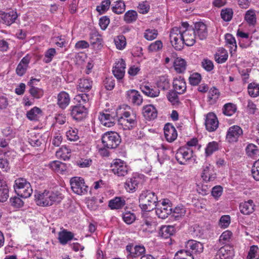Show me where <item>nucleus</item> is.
Wrapping results in <instances>:
<instances>
[{
	"instance_id": "f257e3e1",
	"label": "nucleus",
	"mask_w": 259,
	"mask_h": 259,
	"mask_svg": "<svg viewBox=\"0 0 259 259\" xmlns=\"http://www.w3.org/2000/svg\"><path fill=\"white\" fill-rule=\"evenodd\" d=\"M118 123L124 130H132L137 126V117L127 105H123L117 109Z\"/></svg>"
},
{
	"instance_id": "f03ea898",
	"label": "nucleus",
	"mask_w": 259,
	"mask_h": 259,
	"mask_svg": "<svg viewBox=\"0 0 259 259\" xmlns=\"http://www.w3.org/2000/svg\"><path fill=\"white\" fill-rule=\"evenodd\" d=\"M187 23H183L181 27L172 28L170 32L169 39L172 46L176 50L180 51L184 47V29L188 27Z\"/></svg>"
},
{
	"instance_id": "7ed1b4c3",
	"label": "nucleus",
	"mask_w": 259,
	"mask_h": 259,
	"mask_svg": "<svg viewBox=\"0 0 259 259\" xmlns=\"http://www.w3.org/2000/svg\"><path fill=\"white\" fill-rule=\"evenodd\" d=\"M102 142L105 148L114 149L120 144L121 139L120 136L116 132H108L102 136Z\"/></svg>"
},
{
	"instance_id": "20e7f679",
	"label": "nucleus",
	"mask_w": 259,
	"mask_h": 259,
	"mask_svg": "<svg viewBox=\"0 0 259 259\" xmlns=\"http://www.w3.org/2000/svg\"><path fill=\"white\" fill-rule=\"evenodd\" d=\"M71 188L76 194H85L88 192L91 193L92 189L84 183V180L80 177H74L70 181Z\"/></svg>"
},
{
	"instance_id": "39448f33",
	"label": "nucleus",
	"mask_w": 259,
	"mask_h": 259,
	"mask_svg": "<svg viewBox=\"0 0 259 259\" xmlns=\"http://www.w3.org/2000/svg\"><path fill=\"white\" fill-rule=\"evenodd\" d=\"M111 170L118 177H124L128 173L129 167L126 163L120 159H114L110 165Z\"/></svg>"
},
{
	"instance_id": "423d86ee",
	"label": "nucleus",
	"mask_w": 259,
	"mask_h": 259,
	"mask_svg": "<svg viewBox=\"0 0 259 259\" xmlns=\"http://www.w3.org/2000/svg\"><path fill=\"white\" fill-rule=\"evenodd\" d=\"M13 187L16 194H32L33 192L30 184L23 178L17 179Z\"/></svg>"
},
{
	"instance_id": "0eeeda50",
	"label": "nucleus",
	"mask_w": 259,
	"mask_h": 259,
	"mask_svg": "<svg viewBox=\"0 0 259 259\" xmlns=\"http://www.w3.org/2000/svg\"><path fill=\"white\" fill-rule=\"evenodd\" d=\"M156 231V223L151 218H147L143 221L139 233L143 237H149Z\"/></svg>"
},
{
	"instance_id": "6e6552de",
	"label": "nucleus",
	"mask_w": 259,
	"mask_h": 259,
	"mask_svg": "<svg viewBox=\"0 0 259 259\" xmlns=\"http://www.w3.org/2000/svg\"><path fill=\"white\" fill-rule=\"evenodd\" d=\"M156 200L154 195H140L139 206L144 211H150L157 205Z\"/></svg>"
},
{
	"instance_id": "1a4fd4ad",
	"label": "nucleus",
	"mask_w": 259,
	"mask_h": 259,
	"mask_svg": "<svg viewBox=\"0 0 259 259\" xmlns=\"http://www.w3.org/2000/svg\"><path fill=\"white\" fill-rule=\"evenodd\" d=\"M192 156V150L186 147L179 148L176 154V159L182 165L186 164Z\"/></svg>"
},
{
	"instance_id": "9d476101",
	"label": "nucleus",
	"mask_w": 259,
	"mask_h": 259,
	"mask_svg": "<svg viewBox=\"0 0 259 259\" xmlns=\"http://www.w3.org/2000/svg\"><path fill=\"white\" fill-rule=\"evenodd\" d=\"M35 197L36 204L41 206L51 205L53 202H59L62 199L58 195H35Z\"/></svg>"
},
{
	"instance_id": "9b49d317",
	"label": "nucleus",
	"mask_w": 259,
	"mask_h": 259,
	"mask_svg": "<svg viewBox=\"0 0 259 259\" xmlns=\"http://www.w3.org/2000/svg\"><path fill=\"white\" fill-rule=\"evenodd\" d=\"M242 135L243 130L239 126L232 125L228 129L226 139L230 143L237 142Z\"/></svg>"
},
{
	"instance_id": "f8f14e48",
	"label": "nucleus",
	"mask_w": 259,
	"mask_h": 259,
	"mask_svg": "<svg viewBox=\"0 0 259 259\" xmlns=\"http://www.w3.org/2000/svg\"><path fill=\"white\" fill-rule=\"evenodd\" d=\"M203 245L200 242L190 240L187 242L185 249L184 250L186 254L193 255V253H199L203 251Z\"/></svg>"
},
{
	"instance_id": "ddd939ff",
	"label": "nucleus",
	"mask_w": 259,
	"mask_h": 259,
	"mask_svg": "<svg viewBox=\"0 0 259 259\" xmlns=\"http://www.w3.org/2000/svg\"><path fill=\"white\" fill-rule=\"evenodd\" d=\"M144 179V176L141 174H135L129 181L125 183V189L128 193L135 192L138 185L142 183Z\"/></svg>"
},
{
	"instance_id": "4468645a",
	"label": "nucleus",
	"mask_w": 259,
	"mask_h": 259,
	"mask_svg": "<svg viewBox=\"0 0 259 259\" xmlns=\"http://www.w3.org/2000/svg\"><path fill=\"white\" fill-rule=\"evenodd\" d=\"M18 16L17 12L13 10L8 12L0 11V22L10 26L15 22Z\"/></svg>"
},
{
	"instance_id": "2eb2a0df",
	"label": "nucleus",
	"mask_w": 259,
	"mask_h": 259,
	"mask_svg": "<svg viewBox=\"0 0 259 259\" xmlns=\"http://www.w3.org/2000/svg\"><path fill=\"white\" fill-rule=\"evenodd\" d=\"M126 64L122 59H119L117 61L112 68V72L117 80L122 79L125 74Z\"/></svg>"
},
{
	"instance_id": "dca6fc26",
	"label": "nucleus",
	"mask_w": 259,
	"mask_h": 259,
	"mask_svg": "<svg viewBox=\"0 0 259 259\" xmlns=\"http://www.w3.org/2000/svg\"><path fill=\"white\" fill-rule=\"evenodd\" d=\"M145 248L143 245H135L128 244L126 246V251L128 253L127 258L133 259L136 257L141 256L145 252Z\"/></svg>"
},
{
	"instance_id": "f3484780",
	"label": "nucleus",
	"mask_w": 259,
	"mask_h": 259,
	"mask_svg": "<svg viewBox=\"0 0 259 259\" xmlns=\"http://www.w3.org/2000/svg\"><path fill=\"white\" fill-rule=\"evenodd\" d=\"M206 130L209 132L215 131L219 126V121L215 114L212 112L206 114L205 120Z\"/></svg>"
},
{
	"instance_id": "a211bd4d",
	"label": "nucleus",
	"mask_w": 259,
	"mask_h": 259,
	"mask_svg": "<svg viewBox=\"0 0 259 259\" xmlns=\"http://www.w3.org/2000/svg\"><path fill=\"white\" fill-rule=\"evenodd\" d=\"M88 110L85 106L75 105L72 107L71 115L72 117L76 120H81L86 117Z\"/></svg>"
},
{
	"instance_id": "6ab92c4d",
	"label": "nucleus",
	"mask_w": 259,
	"mask_h": 259,
	"mask_svg": "<svg viewBox=\"0 0 259 259\" xmlns=\"http://www.w3.org/2000/svg\"><path fill=\"white\" fill-rule=\"evenodd\" d=\"M201 177L205 182L214 180L216 178V174L214 167L210 164L206 163L203 166Z\"/></svg>"
},
{
	"instance_id": "aec40b11",
	"label": "nucleus",
	"mask_w": 259,
	"mask_h": 259,
	"mask_svg": "<svg viewBox=\"0 0 259 259\" xmlns=\"http://www.w3.org/2000/svg\"><path fill=\"white\" fill-rule=\"evenodd\" d=\"M127 100L134 105L140 106L143 102V98L140 93L136 90H130L126 92Z\"/></svg>"
},
{
	"instance_id": "412c9836",
	"label": "nucleus",
	"mask_w": 259,
	"mask_h": 259,
	"mask_svg": "<svg viewBox=\"0 0 259 259\" xmlns=\"http://www.w3.org/2000/svg\"><path fill=\"white\" fill-rule=\"evenodd\" d=\"M34 81H39V79L31 78L28 82V85L30 87L29 93L33 98L38 99L44 96V92L42 89L34 86L33 83Z\"/></svg>"
},
{
	"instance_id": "4be33fe9",
	"label": "nucleus",
	"mask_w": 259,
	"mask_h": 259,
	"mask_svg": "<svg viewBox=\"0 0 259 259\" xmlns=\"http://www.w3.org/2000/svg\"><path fill=\"white\" fill-rule=\"evenodd\" d=\"M164 133L166 140L169 142H172L175 141L178 136L176 128L170 123H166L165 125Z\"/></svg>"
},
{
	"instance_id": "5701e85b",
	"label": "nucleus",
	"mask_w": 259,
	"mask_h": 259,
	"mask_svg": "<svg viewBox=\"0 0 259 259\" xmlns=\"http://www.w3.org/2000/svg\"><path fill=\"white\" fill-rule=\"evenodd\" d=\"M233 256L234 252L231 247L224 246L218 251L215 259H232Z\"/></svg>"
},
{
	"instance_id": "b1692460",
	"label": "nucleus",
	"mask_w": 259,
	"mask_h": 259,
	"mask_svg": "<svg viewBox=\"0 0 259 259\" xmlns=\"http://www.w3.org/2000/svg\"><path fill=\"white\" fill-rule=\"evenodd\" d=\"M142 113L144 117L148 120H151L156 118L157 111L153 105H147L143 107Z\"/></svg>"
},
{
	"instance_id": "393cba45",
	"label": "nucleus",
	"mask_w": 259,
	"mask_h": 259,
	"mask_svg": "<svg viewBox=\"0 0 259 259\" xmlns=\"http://www.w3.org/2000/svg\"><path fill=\"white\" fill-rule=\"evenodd\" d=\"M184 45L192 46L195 42V32L193 29L188 27L184 29L183 32Z\"/></svg>"
},
{
	"instance_id": "a878e982",
	"label": "nucleus",
	"mask_w": 259,
	"mask_h": 259,
	"mask_svg": "<svg viewBox=\"0 0 259 259\" xmlns=\"http://www.w3.org/2000/svg\"><path fill=\"white\" fill-rule=\"evenodd\" d=\"M101 123L105 126L111 127L115 124V116L107 112L101 113L99 116Z\"/></svg>"
},
{
	"instance_id": "bb28decb",
	"label": "nucleus",
	"mask_w": 259,
	"mask_h": 259,
	"mask_svg": "<svg viewBox=\"0 0 259 259\" xmlns=\"http://www.w3.org/2000/svg\"><path fill=\"white\" fill-rule=\"evenodd\" d=\"M172 84L174 90L179 94H182L186 91L187 87L185 79L180 76L175 78Z\"/></svg>"
},
{
	"instance_id": "cd10ccee",
	"label": "nucleus",
	"mask_w": 259,
	"mask_h": 259,
	"mask_svg": "<svg viewBox=\"0 0 259 259\" xmlns=\"http://www.w3.org/2000/svg\"><path fill=\"white\" fill-rule=\"evenodd\" d=\"M30 57L28 55H27L22 58L16 69V72L18 75L22 76L25 73L30 62Z\"/></svg>"
},
{
	"instance_id": "c85d7f7f",
	"label": "nucleus",
	"mask_w": 259,
	"mask_h": 259,
	"mask_svg": "<svg viewBox=\"0 0 259 259\" xmlns=\"http://www.w3.org/2000/svg\"><path fill=\"white\" fill-rule=\"evenodd\" d=\"M193 30L195 32V35H197L201 40L206 38L207 36L206 26L202 22L196 23Z\"/></svg>"
},
{
	"instance_id": "c756f323",
	"label": "nucleus",
	"mask_w": 259,
	"mask_h": 259,
	"mask_svg": "<svg viewBox=\"0 0 259 259\" xmlns=\"http://www.w3.org/2000/svg\"><path fill=\"white\" fill-rule=\"evenodd\" d=\"M69 95L65 91H62L58 94L57 104L60 108L65 109L70 103Z\"/></svg>"
},
{
	"instance_id": "7c9ffc66",
	"label": "nucleus",
	"mask_w": 259,
	"mask_h": 259,
	"mask_svg": "<svg viewBox=\"0 0 259 259\" xmlns=\"http://www.w3.org/2000/svg\"><path fill=\"white\" fill-rule=\"evenodd\" d=\"M255 205L252 200L242 202L240 205V209L242 213L249 215L254 211Z\"/></svg>"
},
{
	"instance_id": "2f4dec72",
	"label": "nucleus",
	"mask_w": 259,
	"mask_h": 259,
	"mask_svg": "<svg viewBox=\"0 0 259 259\" xmlns=\"http://www.w3.org/2000/svg\"><path fill=\"white\" fill-rule=\"evenodd\" d=\"M214 60L219 64L225 63L228 59V53L226 50L223 48H219L214 55Z\"/></svg>"
},
{
	"instance_id": "473e14b6",
	"label": "nucleus",
	"mask_w": 259,
	"mask_h": 259,
	"mask_svg": "<svg viewBox=\"0 0 259 259\" xmlns=\"http://www.w3.org/2000/svg\"><path fill=\"white\" fill-rule=\"evenodd\" d=\"M156 209V213L158 218L165 219L172 213L171 205L159 206Z\"/></svg>"
},
{
	"instance_id": "72a5a7b5",
	"label": "nucleus",
	"mask_w": 259,
	"mask_h": 259,
	"mask_svg": "<svg viewBox=\"0 0 259 259\" xmlns=\"http://www.w3.org/2000/svg\"><path fill=\"white\" fill-rule=\"evenodd\" d=\"M141 89L145 95L151 98L157 97L160 94V91L158 89L149 85L142 86Z\"/></svg>"
},
{
	"instance_id": "f704fd0d",
	"label": "nucleus",
	"mask_w": 259,
	"mask_h": 259,
	"mask_svg": "<svg viewBox=\"0 0 259 259\" xmlns=\"http://www.w3.org/2000/svg\"><path fill=\"white\" fill-rule=\"evenodd\" d=\"M156 84L159 90L165 91L170 88L169 79L167 75L159 76L156 80Z\"/></svg>"
},
{
	"instance_id": "c9c22d12",
	"label": "nucleus",
	"mask_w": 259,
	"mask_h": 259,
	"mask_svg": "<svg viewBox=\"0 0 259 259\" xmlns=\"http://www.w3.org/2000/svg\"><path fill=\"white\" fill-rule=\"evenodd\" d=\"M93 81L88 78H80L78 81L77 89L80 92L89 91L92 88Z\"/></svg>"
},
{
	"instance_id": "e433bc0d",
	"label": "nucleus",
	"mask_w": 259,
	"mask_h": 259,
	"mask_svg": "<svg viewBox=\"0 0 259 259\" xmlns=\"http://www.w3.org/2000/svg\"><path fill=\"white\" fill-rule=\"evenodd\" d=\"M41 115V110L37 107H34L27 112L26 117L31 121H36Z\"/></svg>"
},
{
	"instance_id": "4c0bfd02",
	"label": "nucleus",
	"mask_w": 259,
	"mask_h": 259,
	"mask_svg": "<svg viewBox=\"0 0 259 259\" xmlns=\"http://www.w3.org/2000/svg\"><path fill=\"white\" fill-rule=\"evenodd\" d=\"M91 98V96L88 94H80L75 96L74 100L78 105L85 106L87 108L90 105Z\"/></svg>"
},
{
	"instance_id": "58836bf2",
	"label": "nucleus",
	"mask_w": 259,
	"mask_h": 259,
	"mask_svg": "<svg viewBox=\"0 0 259 259\" xmlns=\"http://www.w3.org/2000/svg\"><path fill=\"white\" fill-rule=\"evenodd\" d=\"M186 66L187 63L184 59L179 57L175 59L174 63V67L177 73H184L186 69Z\"/></svg>"
},
{
	"instance_id": "ea45409f",
	"label": "nucleus",
	"mask_w": 259,
	"mask_h": 259,
	"mask_svg": "<svg viewBox=\"0 0 259 259\" xmlns=\"http://www.w3.org/2000/svg\"><path fill=\"white\" fill-rule=\"evenodd\" d=\"M71 153V149L69 146L63 145L59 150L56 152V155L63 160H66L70 158Z\"/></svg>"
},
{
	"instance_id": "a19ab883",
	"label": "nucleus",
	"mask_w": 259,
	"mask_h": 259,
	"mask_svg": "<svg viewBox=\"0 0 259 259\" xmlns=\"http://www.w3.org/2000/svg\"><path fill=\"white\" fill-rule=\"evenodd\" d=\"M90 43L94 47L101 49L102 47L103 39L101 35L97 32H93L90 34Z\"/></svg>"
},
{
	"instance_id": "79ce46f5",
	"label": "nucleus",
	"mask_w": 259,
	"mask_h": 259,
	"mask_svg": "<svg viewBox=\"0 0 259 259\" xmlns=\"http://www.w3.org/2000/svg\"><path fill=\"white\" fill-rule=\"evenodd\" d=\"M220 95L219 90L215 88H211L208 93V102L209 104H215Z\"/></svg>"
},
{
	"instance_id": "37998d69",
	"label": "nucleus",
	"mask_w": 259,
	"mask_h": 259,
	"mask_svg": "<svg viewBox=\"0 0 259 259\" xmlns=\"http://www.w3.org/2000/svg\"><path fill=\"white\" fill-rule=\"evenodd\" d=\"M125 200L120 197H116L114 199L109 202V206L112 209H120L125 205Z\"/></svg>"
},
{
	"instance_id": "c03bdc74",
	"label": "nucleus",
	"mask_w": 259,
	"mask_h": 259,
	"mask_svg": "<svg viewBox=\"0 0 259 259\" xmlns=\"http://www.w3.org/2000/svg\"><path fill=\"white\" fill-rule=\"evenodd\" d=\"M225 41L226 45L230 48L231 53L233 51H235L237 49V44L234 37L230 33L225 35Z\"/></svg>"
},
{
	"instance_id": "a18cd8bd",
	"label": "nucleus",
	"mask_w": 259,
	"mask_h": 259,
	"mask_svg": "<svg viewBox=\"0 0 259 259\" xmlns=\"http://www.w3.org/2000/svg\"><path fill=\"white\" fill-rule=\"evenodd\" d=\"M73 237V234L66 230H64L59 233L58 239L62 244H66Z\"/></svg>"
},
{
	"instance_id": "49530a36",
	"label": "nucleus",
	"mask_w": 259,
	"mask_h": 259,
	"mask_svg": "<svg viewBox=\"0 0 259 259\" xmlns=\"http://www.w3.org/2000/svg\"><path fill=\"white\" fill-rule=\"evenodd\" d=\"M23 195H15L11 197L10 199L11 205L15 208H20L23 206L24 202L22 200V198H26L30 195L28 196L23 197Z\"/></svg>"
},
{
	"instance_id": "de8ad7c7",
	"label": "nucleus",
	"mask_w": 259,
	"mask_h": 259,
	"mask_svg": "<svg viewBox=\"0 0 259 259\" xmlns=\"http://www.w3.org/2000/svg\"><path fill=\"white\" fill-rule=\"evenodd\" d=\"M232 233L229 230L224 231L220 236L219 242L221 245H226L231 242Z\"/></svg>"
},
{
	"instance_id": "09e8293b",
	"label": "nucleus",
	"mask_w": 259,
	"mask_h": 259,
	"mask_svg": "<svg viewBox=\"0 0 259 259\" xmlns=\"http://www.w3.org/2000/svg\"><path fill=\"white\" fill-rule=\"evenodd\" d=\"M219 149V143L215 141L209 142L205 149V154L206 157L209 156Z\"/></svg>"
},
{
	"instance_id": "8fccbe9b",
	"label": "nucleus",
	"mask_w": 259,
	"mask_h": 259,
	"mask_svg": "<svg viewBox=\"0 0 259 259\" xmlns=\"http://www.w3.org/2000/svg\"><path fill=\"white\" fill-rule=\"evenodd\" d=\"M174 227L171 226H162L159 230V235L164 238L169 237L173 234Z\"/></svg>"
},
{
	"instance_id": "3c124183",
	"label": "nucleus",
	"mask_w": 259,
	"mask_h": 259,
	"mask_svg": "<svg viewBox=\"0 0 259 259\" xmlns=\"http://www.w3.org/2000/svg\"><path fill=\"white\" fill-rule=\"evenodd\" d=\"M248 93L251 97H256L259 96V84L252 82L248 85Z\"/></svg>"
},
{
	"instance_id": "603ef678",
	"label": "nucleus",
	"mask_w": 259,
	"mask_h": 259,
	"mask_svg": "<svg viewBox=\"0 0 259 259\" xmlns=\"http://www.w3.org/2000/svg\"><path fill=\"white\" fill-rule=\"evenodd\" d=\"M114 42L116 48L119 50H123L126 44V38L122 35L116 36L114 38Z\"/></svg>"
},
{
	"instance_id": "864d4df0",
	"label": "nucleus",
	"mask_w": 259,
	"mask_h": 259,
	"mask_svg": "<svg viewBox=\"0 0 259 259\" xmlns=\"http://www.w3.org/2000/svg\"><path fill=\"white\" fill-rule=\"evenodd\" d=\"M49 166L52 170L57 172L63 171L65 169V163L57 160L51 162L49 164Z\"/></svg>"
},
{
	"instance_id": "5fc2aeb1",
	"label": "nucleus",
	"mask_w": 259,
	"mask_h": 259,
	"mask_svg": "<svg viewBox=\"0 0 259 259\" xmlns=\"http://www.w3.org/2000/svg\"><path fill=\"white\" fill-rule=\"evenodd\" d=\"M166 149L163 148L157 150V158L160 165L168 161L169 158L165 151Z\"/></svg>"
},
{
	"instance_id": "6e6d98bb",
	"label": "nucleus",
	"mask_w": 259,
	"mask_h": 259,
	"mask_svg": "<svg viewBox=\"0 0 259 259\" xmlns=\"http://www.w3.org/2000/svg\"><path fill=\"white\" fill-rule=\"evenodd\" d=\"M78 131L76 128L70 127L66 132V137L68 140L70 141H76L79 139Z\"/></svg>"
},
{
	"instance_id": "4d7b16f0",
	"label": "nucleus",
	"mask_w": 259,
	"mask_h": 259,
	"mask_svg": "<svg viewBox=\"0 0 259 259\" xmlns=\"http://www.w3.org/2000/svg\"><path fill=\"white\" fill-rule=\"evenodd\" d=\"M124 2L121 0L117 1L115 4L112 7V10L113 12L117 14H120L124 12L125 9Z\"/></svg>"
},
{
	"instance_id": "13d9d810",
	"label": "nucleus",
	"mask_w": 259,
	"mask_h": 259,
	"mask_svg": "<svg viewBox=\"0 0 259 259\" xmlns=\"http://www.w3.org/2000/svg\"><path fill=\"white\" fill-rule=\"evenodd\" d=\"M246 154L251 157H253L258 154L259 150L257 146L253 144H249L245 149Z\"/></svg>"
},
{
	"instance_id": "bf43d9fd",
	"label": "nucleus",
	"mask_w": 259,
	"mask_h": 259,
	"mask_svg": "<svg viewBox=\"0 0 259 259\" xmlns=\"http://www.w3.org/2000/svg\"><path fill=\"white\" fill-rule=\"evenodd\" d=\"M245 20L249 25H254L256 23V15L253 10H249L246 12Z\"/></svg>"
},
{
	"instance_id": "052dcab7",
	"label": "nucleus",
	"mask_w": 259,
	"mask_h": 259,
	"mask_svg": "<svg viewBox=\"0 0 259 259\" xmlns=\"http://www.w3.org/2000/svg\"><path fill=\"white\" fill-rule=\"evenodd\" d=\"M223 110V112L225 115L230 116L235 113L236 107L233 104L227 103L224 105Z\"/></svg>"
},
{
	"instance_id": "680f3d73",
	"label": "nucleus",
	"mask_w": 259,
	"mask_h": 259,
	"mask_svg": "<svg viewBox=\"0 0 259 259\" xmlns=\"http://www.w3.org/2000/svg\"><path fill=\"white\" fill-rule=\"evenodd\" d=\"M233 15V11L232 9L226 8L222 9L221 13V18L226 22L231 21Z\"/></svg>"
},
{
	"instance_id": "e2e57ef3",
	"label": "nucleus",
	"mask_w": 259,
	"mask_h": 259,
	"mask_svg": "<svg viewBox=\"0 0 259 259\" xmlns=\"http://www.w3.org/2000/svg\"><path fill=\"white\" fill-rule=\"evenodd\" d=\"M138 17V14L136 11L134 10H130L126 12L124 16V19L127 23H132L135 21Z\"/></svg>"
},
{
	"instance_id": "0e129e2a",
	"label": "nucleus",
	"mask_w": 259,
	"mask_h": 259,
	"mask_svg": "<svg viewBox=\"0 0 259 259\" xmlns=\"http://www.w3.org/2000/svg\"><path fill=\"white\" fill-rule=\"evenodd\" d=\"M111 2L110 0H104L100 6H98L96 10L100 14L104 13L109 8Z\"/></svg>"
},
{
	"instance_id": "69168bd1",
	"label": "nucleus",
	"mask_w": 259,
	"mask_h": 259,
	"mask_svg": "<svg viewBox=\"0 0 259 259\" xmlns=\"http://www.w3.org/2000/svg\"><path fill=\"white\" fill-rule=\"evenodd\" d=\"M157 35L158 32L157 30L148 29L145 30L144 36L147 40H152L155 39Z\"/></svg>"
},
{
	"instance_id": "338daca9",
	"label": "nucleus",
	"mask_w": 259,
	"mask_h": 259,
	"mask_svg": "<svg viewBox=\"0 0 259 259\" xmlns=\"http://www.w3.org/2000/svg\"><path fill=\"white\" fill-rule=\"evenodd\" d=\"M56 54V50L54 48L49 49L45 54L44 61L46 63L52 61L53 57Z\"/></svg>"
},
{
	"instance_id": "774afa93",
	"label": "nucleus",
	"mask_w": 259,
	"mask_h": 259,
	"mask_svg": "<svg viewBox=\"0 0 259 259\" xmlns=\"http://www.w3.org/2000/svg\"><path fill=\"white\" fill-rule=\"evenodd\" d=\"M251 172L253 178L256 181H259V159L254 162Z\"/></svg>"
}]
</instances>
